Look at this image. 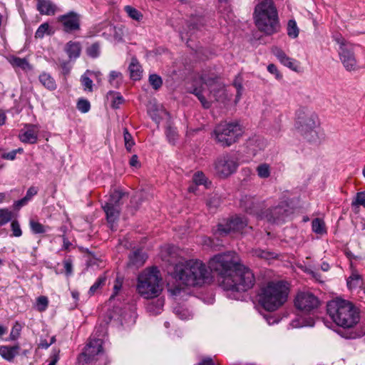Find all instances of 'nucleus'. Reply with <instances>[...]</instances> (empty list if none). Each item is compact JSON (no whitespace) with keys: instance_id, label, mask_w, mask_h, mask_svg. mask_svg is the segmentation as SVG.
I'll use <instances>...</instances> for the list:
<instances>
[{"instance_id":"nucleus-11","label":"nucleus","mask_w":365,"mask_h":365,"mask_svg":"<svg viewBox=\"0 0 365 365\" xmlns=\"http://www.w3.org/2000/svg\"><path fill=\"white\" fill-rule=\"evenodd\" d=\"M239 166L237 159L233 155L225 153L218 156L213 163L215 175L225 179L234 174Z\"/></svg>"},{"instance_id":"nucleus-6","label":"nucleus","mask_w":365,"mask_h":365,"mask_svg":"<svg viewBox=\"0 0 365 365\" xmlns=\"http://www.w3.org/2000/svg\"><path fill=\"white\" fill-rule=\"evenodd\" d=\"M257 27L267 34H272L279 29L277 9L272 0H264L255 9Z\"/></svg>"},{"instance_id":"nucleus-26","label":"nucleus","mask_w":365,"mask_h":365,"mask_svg":"<svg viewBox=\"0 0 365 365\" xmlns=\"http://www.w3.org/2000/svg\"><path fill=\"white\" fill-rule=\"evenodd\" d=\"M39 81L42 85L49 90H54L56 88V84L54 79L50 74L43 73L39 76Z\"/></svg>"},{"instance_id":"nucleus-9","label":"nucleus","mask_w":365,"mask_h":365,"mask_svg":"<svg viewBox=\"0 0 365 365\" xmlns=\"http://www.w3.org/2000/svg\"><path fill=\"white\" fill-rule=\"evenodd\" d=\"M238 264V257L232 252L217 255L209 261V268L217 274L218 282L222 288L223 280L230 277Z\"/></svg>"},{"instance_id":"nucleus-21","label":"nucleus","mask_w":365,"mask_h":365,"mask_svg":"<svg viewBox=\"0 0 365 365\" xmlns=\"http://www.w3.org/2000/svg\"><path fill=\"white\" fill-rule=\"evenodd\" d=\"M70 60H75L80 56L81 52V46L79 42L69 41L64 48Z\"/></svg>"},{"instance_id":"nucleus-60","label":"nucleus","mask_w":365,"mask_h":365,"mask_svg":"<svg viewBox=\"0 0 365 365\" xmlns=\"http://www.w3.org/2000/svg\"><path fill=\"white\" fill-rule=\"evenodd\" d=\"M38 192V188L36 187H31L26 192L25 195L26 198L29 201L33 196L36 195Z\"/></svg>"},{"instance_id":"nucleus-24","label":"nucleus","mask_w":365,"mask_h":365,"mask_svg":"<svg viewBox=\"0 0 365 365\" xmlns=\"http://www.w3.org/2000/svg\"><path fill=\"white\" fill-rule=\"evenodd\" d=\"M128 68L130 71V78L133 80L137 81L141 78L143 70L141 68L140 65L139 64L138 61L136 59H132Z\"/></svg>"},{"instance_id":"nucleus-33","label":"nucleus","mask_w":365,"mask_h":365,"mask_svg":"<svg viewBox=\"0 0 365 365\" xmlns=\"http://www.w3.org/2000/svg\"><path fill=\"white\" fill-rule=\"evenodd\" d=\"M257 173L260 178H267L270 175V166L267 163H262L257 167Z\"/></svg>"},{"instance_id":"nucleus-56","label":"nucleus","mask_w":365,"mask_h":365,"mask_svg":"<svg viewBox=\"0 0 365 365\" xmlns=\"http://www.w3.org/2000/svg\"><path fill=\"white\" fill-rule=\"evenodd\" d=\"M23 149L19 148L16 150H13L10 152L5 153L2 155V158L6 160H13L15 159L17 153H22Z\"/></svg>"},{"instance_id":"nucleus-58","label":"nucleus","mask_w":365,"mask_h":365,"mask_svg":"<svg viewBox=\"0 0 365 365\" xmlns=\"http://www.w3.org/2000/svg\"><path fill=\"white\" fill-rule=\"evenodd\" d=\"M156 304L158 306L157 310L153 308V304H149L148 307L149 312H153L155 314H158L161 308L163 307V302L161 299H158Z\"/></svg>"},{"instance_id":"nucleus-15","label":"nucleus","mask_w":365,"mask_h":365,"mask_svg":"<svg viewBox=\"0 0 365 365\" xmlns=\"http://www.w3.org/2000/svg\"><path fill=\"white\" fill-rule=\"evenodd\" d=\"M339 43L341 44L340 59L344 66L349 71H356L358 68V66L353 52L346 47L344 41L341 42L339 41Z\"/></svg>"},{"instance_id":"nucleus-64","label":"nucleus","mask_w":365,"mask_h":365,"mask_svg":"<svg viewBox=\"0 0 365 365\" xmlns=\"http://www.w3.org/2000/svg\"><path fill=\"white\" fill-rule=\"evenodd\" d=\"M28 202H29V200L26 198V197H24L21 200L16 202V206L17 207H21L25 205Z\"/></svg>"},{"instance_id":"nucleus-7","label":"nucleus","mask_w":365,"mask_h":365,"mask_svg":"<svg viewBox=\"0 0 365 365\" xmlns=\"http://www.w3.org/2000/svg\"><path fill=\"white\" fill-rule=\"evenodd\" d=\"M255 283V277L252 271L239 263L230 277H225L223 280L222 289L232 292H246L251 289Z\"/></svg>"},{"instance_id":"nucleus-57","label":"nucleus","mask_w":365,"mask_h":365,"mask_svg":"<svg viewBox=\"0 0 365 365\" xmlns=\"http://www.w3.org/2000/svg\"><path fill=\"white\" fill-rule=\"evenodd\" d=\"M233 85L237 89V95L235 101V103H237L239 102L242 96V86L240 82H238L237 81H234Z\"/></svg>"},{"instance_id":"nucleus-47","label":"nucleus","mask_w":365,"mask_h":365,"mask_svg":"<svg viewBox=\"0 0 365 365\" xmlns=\"http://www.w3.org/2000/svg\"><path fill=\"white\" fill-rule=\"evenodd\" d=\"M48 304V298L45 296H41L37 298L36 308L39 312H43L46 309Z\"/></svg>"},{"instance_id":"nucleus-17","label":"nucleus","mask_w":365,"mask_h":365,"mask_svg":"<svg viewBox=\"0 0 365 365\" xmlns=\"http://www.w3.org/2000/svg\"><path fill=\"white\" fill-rule=\"evenodd\" d=\"M38 128L34 125H26L19 135L21 142L34 144L38 140Z\"/></svg>"},{"instance_id":"nucleus-51","label":"nucleus","mask_w":365,"mask_h":365,"mask_svg":"<svg viewBox=\"0 0 365 365\" xmlns=\"http://www.w3.org/2000/svg\"><path fill=\"white\" fill-rule=\"evenodd\" d=\"M100 53V46L98 43H93L87 48V54L92 57L96 58Z\"/></svg>"},{"instance_id":"nucleus-54","label":"nucleus","mask_w":365,"mask_h":365,"mask_svg":"<svg viewBox=\"0 0 365 365\" xmlns=\"http://www.w3.org/2000/svg\"><path fill=\"white\" fill-rule=\"evenodd\" d=\"M360 276L358 274H352L347 280L348 287L351 289L358 284Z\"/></svg>"},{"instance_id":"nucleus-2","label":"nucleus","mask_w":365,"mask_h":365,"mask_svg":"<svg viewBox=\"0 0 365 365\" xmlns=\"http://www.w3.org/2000/svg\"><path fill=\"white\" fill-rule=\"evenodd\" d=\"M289 292V284L286 282L270 281L261 287L259 302L264 309L274 312L287 301Z\"/></svg>"},{"instance_id":"nucleus-45","label":"nucleus","mask_w":365,"mask_h":365,"mask_svg":"<svg viewBox=\"0 0 365 365\" xmlns=\"http://www.w3.org/2000/svg\"><path fill=\"white\" fill-rule=\"evenodd\" d=\"M77 108L80 112L86 113L90 110L91 104L88 100L79 99L77 103Z\"/></svg>"},{"instance_id":"nucleus-3","label":"nucleus","mask_w":365,"mask_h":365,"mask_svg":"<svg viewBox=\"0 0 365 365\" xmlns=\"http://www.w3.org/2000/svg\"><path fill=\"white\" fill-rule=\"evenodd\" d=\"M173 277L181 284L197 286L203 284L208 277V271L202 262L191 259L176 264Z\"/></svg>"},{"instance_id":"nucleus-37","label":"nucleus","mask_w":365,"mask_h":365,"mask_svg":"<svg viewBox=\"0 0 365 365\" xmlns=\"http://www.w3.org/2000/svg\"><path fill=\"white\" fill-rule=\"evenodd\" d=\"M29 225L31 231L34 234H41L46 231V229L42 224L39 223L38 222H36L34 220H31L29 221Z\"/></svg>"},{"instance_id":"nucleus-43","label":"nucleus","mask_w":365,"mask_h":365,"mask_svg":"<svg viewBox=\"0 0 365 365\" xmlns=\"http://www.w3.org/2000/svg\"><path fill=\"white\" fill-rule=\"evenodd\" d=\"M11 230L12 232V237H19L22 235V230L20 226V224L18 220H11Z\"/></svg>"},{"instance_id":"nucleus-5","label":"nucleus","mask_w":365,"mask_h":365,"mask_svg":"<svg viewBox=\"0 0 365 365\" xmlns=\"http://www.w3.org/2000/svg\"><path fill=\"white\" fill-rule=\"evenodd\" d=\"M162 280L157 267L146 268L138 276L136 291L146 299L158 297L163 291Z\"/></svg>"},{"instance_id":"nucleus-4","label":"nucleus","mask_w":365,"mask_h":365,"mask_svg":"<svg viewBox=\"0 0 365 365\" xmlns=\"http://www.w3.org/2000/svg\"><path fill=\"white\" fill-rule=\"evenodd\" d=\"M327 313L331 319L339 326L350 328L359 322V313L349 302L336 299L327 304Z\"/></svg>"},{"instance_id":"nucleus-12","label":"nucleus","mask_w":365,"mask_h":365,"mask_svg":"<svg viewBox=\"0 0 365 365\" xmlns=\"http://www.w3.org/2000/svg\"><path fill=\"white\" fill-rule=\"evenodd\" d=\"M320 304L319 299L310 292H300L297 293L294 299L297 309L309 313L317 309Z\"/></svg>"},{"instance_id":"nucleus-22","label":"nucleus","mask_w":365,"mask_h":365,"mask_svg":"<svg viewBox=\"0 0 365 365\" xmlns=\"http://www.w3.org/2000/svg\"><path fill=\"white\" fill-rule=\"evenodd\" d=\"M103 208L106 214L107 220L109 223L113 224L118 218L119 207L113 205L105 203Z\"/></svg>"},{"instance_id":"nucleus-42","label":"nucleus","mask_w":365,"mask_h":365,"mask_svg":"<svg viewBox=\"0 0 365 365\" xmlns=\"http://www.w3.org/2000/svg\"><path fill=\"white\" fill-rule=\"evenodd\" d=\"M125 11L131 19L136 21H139L143 16L139 11L130 6H126Z\"/></svg>"},{"instance_id":"nucleus-28","label":"nucleus","mask_w":365,"mask_h":365,"mask_svg":"<svg viewBox=\"0 0 365 365\" xmlns=\"http://www.w3.org/2000/svg\"><path fill=\"white\" fill-rule=\"evenodd\" d=\"M125 195V194L120 190H114L106 203H108L119 207L120 200Z\"/></svg>"},{"instance_id":"nucleus-25","label":"nucleus","mask_w":365,"mask_h":365,"mask_svg":"<svg viewBox=\"0 0 365 365\" xmlns=\"http://www.w3.org/2000/svg\"><path fill=\"white\" fill-rule=\"evenodd\" d=\"M285 209L282 206H277L270 210L266 215L268 221H276L283 218L285 213Z\"/></svg>"},{"instance_id":"nucleus-46","label":"nucleus","mask_w":365,"mask_h":365,"mask_svg":"<svg viewBox=\"0 0 365 365\" xmlns=\"http://www.w3.org/2000/svg\"><path fill=\"white\" fill-rule=\"evenodd\" d=\"M149 82L153 88L155 90H158L159 88H160L163 84L161 78L156 74L150 75Z\"/></svg>"},{"instance_id":"nucleus-39","label":"nucleus","mask_w":365,"mask_h":365,"mask_svg":"<svg viewBox=\"0 0 365 365\" xmlns=\"http://www.w3.org/2000/svg\"><path fill=\"white\" fill-rule=\"evenodd\" d=\"M106 277L101 276L99 277L96 282L90 287L88 293L90 295H93L98 289H100L103 285H104L106 282Z\"/></svg>"},{"instance_id":"nucleus-23","label":"nucleus","mask_w":365,"mask_h":365,"mask_svg":"<svg viewBox=\"0 0 365 365\" xmlns=\"http://www.w3.org/2000/svg\"><path fill=\"white\" fill-rule=\"evenodd\" d=\"M130 262L134 266L140 267L146 261L148 257L142 250L134 251L129 257Z\"/></svg>"},{"instance_id":"nucleus-63","label":"nucleus","mask_w":365,"mask_h":365,"mask_svg":"<svg viewBox=\"0 0 365 365\" xmlns=\"http://www.w3.org/2000/svg\"><path fill=\"white\" fill-rule=\"evenodd\" d=\"M199 365H214L212 359L210 357L203 359L199 364Z\"/></svg>"},{"instance_id":"nucleus-40","label":"nucleus","mask_w":365,"mask_h":365,"mask_svg":"<svg viewBox=\"0 0 365 365\" xmlns=\"http://www.w3.org/2000/svg\"><path fill=\"white\" fill-rule=\"evenodd\" d=\"M166 137L170 143L174 144L178 139L176 129L171 125H168L165 130Z\"/></svg>"},{"instance_id":"nucleus-8","label":"nucleus","mask_w":365,"mask_h":365,"mask_svg":"<svg viewBox=\"0 0 365 365\" xmlns=\"http://www.w3.org/2000/svg\"><path fill=\"white\" fill-rule=\"evenodd\" d=\"M318 117L314 112L306 108L297 110L295 128L308 141L316 142L318 140Z\"/></svg>"},{"instance_id":"nucleus-59","label":"nucleus","mask_w":365,"mask_h":365,"mask_svg":"<svg viewBox=\"0 0 365 365\" xmlns=\"http://www.w3.org/2000/svg\"><path fill=\"white\" fill-rule=\"evenodd\" d=\"M267 70L270 73L274 74L277 79L282 78V74L279 72V71L275 65L269 64L267 66Z\"/></svg>"},{"instance_id":"nucleus-1","label":"nucleus","mask_w":365,"mask_h":365,"mask_svg":"<svg viewBox=\"0 0 365 365\" xmlns=\"http://www.w3.org/2000/svg\"><path fill=\"white\" fill-rule=\"evenodd\" d=\"M193 86L190 92L197 97L205 108H209L213 101L223 103L230 98L224 83L213 73H203Z\"/></svg>"},{"instance_id":"nucleus-49","label":"nucleus","mask_w":365,"mask_h":365,"mask_svg":"<svg viewBox=\"0 0 365 365\" xmlns=\"http://www.w3.org/2000/svg\"><path fill=\"white\" fill-rule=\"evenodd\" d=\"M123 286V279L120 277H116L114 285H113V292L112 295L110 297V299L114 298L115 296H116L120 291L121 290Z\"/></svg>"},{"instance_id":"nucleus-53","label":"nucleus","mask_w":365,"mask_h":365,"mask_svg":"<svg viewBox=\"0 0 365 365\" xmlns=\"http://www.w3.org/2000/svg\"><path fill=\"white\" fill-rule=\"evenodd\" d=\"M81 83L85 90L92 91L93 90V81L90 78L86 76V74L81 76Z\"/></svg>"},{"instance_id":"nucleus-41","label":"nucleus","mask_w":365,"mask_h":365,"mask_svg":"<svg viewBox=\"0 0 365 365\" xmlns=\"http://www.w3.org/2000/svg\"><path fill=\"white\" fill-rule=\"evenodd\" d=\"M123 137L125 141V146L128 151H130L133 146L135 145V142L133 139L132 135L129 133L127 128L124 129Z\"/></svg>"},{"instance_id":"nucleus-29","label":"nucleus","mask_w":365,"mask_h":365,"mask_svg":"<svg viewBox=\"0 0 365 365\" xmlns=\"http://www.w3.org/2000/svg\"><path fill=\"white\" fill-rule=\"evenodd\" d=\"M312 230L316 234L324 235L326 233V227L324 222L319 218H316L312 221Z\"/></svg>"},{"instance_id":"nucleus-32","label":"nucleus","mask_w":365,"mask_h":365,"mask_svg":"<svg viewBox=\"0 0 365 365\" xmlns=\"http://www.w3.org/2000/svg\"><path fill=\"white\" fill-rule=\"evenodd\" d=\"M13 219V212L8 209H0V227L6 225Z\"/></svg>"},{"instance_id":"nucleus-52","label":"nucleus","mask_w":365,"mask_h":365,"mask_svg":"<svg viewBox=\"0 0 365 365\" xmlns=\"http://www.w3.org/2000/svg\"><path fill=\"white\" fill-rule=\"evenodd\" d=\"M192 180L196 185H205L207 178L202 173L197 172L193 175Z\"/></svg>"},{"instance_id":"nucleus-18","label":"nucleus","mask_w":365,"mask_h":365,"mask_svg":"<svg viewBox=\"0 0 365 365\" xmlns=\"http://www.w3.org/2000/svg\"><path fill=\"white\" fill-rule=\"evenodd\" d=\"M272 53L277 58L282 64L290 68L291 70L297 71L299 68V63L294 58L289 57L281 48L274 47L272 49Z\"/></svg>"},{"instance_id":"nucleus-30","label":"nucleus","mask_w":365,"mask_h":365,"mask_svg":"<svg viewBox=\"0 0 365 365\" xmlns=\"http://www.w3.org/2000/svg\"><path fill=\"white\" fill-rule=\"evenodd\" d=\"M9 62L14 67H19L24 70L30 69V65L26 58H21L19 57H11Z\"/></svg>"},{"instance_id":"nucleus-38","label":"nucleus","mask_w":365,"mask_h":365,"mask_svg":"<svg viewBox=\"0 0 365 365\" xmlns=\"http://www.w3.org/2000/svg\"><path fill=\"white\" fill-rule=\"evenodd\" d=\"M121 80H122L121 73L120 72L113 71L110 73L109 81H110V83L113 87H115V88L118 87L119 84L121 82Z\"/></svg>"},{"instance_id":"nucleus-55","label":"nucleus","mask_w":365,"mask_h":365,"mask_svg":"<svg viewBox=\"0 0 365 365\" xmlns=\"http://www.w3.org/2000/svg\"><path fill=\"white\" fill-rule=\"evenodd\" d=\"M55 341H56V337L54 336H51L50 338L49 341H48L45 339H41L40 342L38 346V348H41V349H48Z\"/></svg>"},{"instance_id":"nucleus-27","label":"nucleus","mask_w":365,"mask_h":365,"mask_svg":"<svg viewBox=\"0 0 365 365\" xmlns=\"http://www.w3.org/2000/svg\"><path fill=\"white\" fill-rule=\"evenodd\" d=\"M252 254L254 257L266 260L274 259L277 257L276 253L262 249H254L252 250Z\"/></svg>"},{"instance_id":"nucleus-10","label":"nucleus","mask_w":365,"mask_h":365,"mask_svg":"<svg viewBox=\"0 0 365 365\" xmlns=\"http://www.w3.org/2000/svg\"><path fill=\"white\" fill-rule=\"evenodd\" d=\"M242 135V128L237 122L222 123L212 132V137L222 147L235 143Z\"/></svg>"},{"instance_id":"nucleus-48","label":"nucleus","mask_w":365,"mask_h":365,"mask_svg":"<svg viewBox=\"0 0 365 365\" xmlns=\"http://www.w3.org/2000/svg\"><path fill=\"white\" fill-rule=\"evenodd\" d=\"M353 207H359V205L365 207V192H358L351 203Z\"/></svg>"},{"instance_id":"nucleus-61","label":"nucleus","mask_w":365,"mask_h":365,"mask_svg":"<svg viewBox=\"0 0 365 365\" xmlns=\"http://www.w3.org/2000/svg\"><path fill=\"white\" fill-rule=\"evenodd\" d=\"M130 165L134 168H139L140 164L138 161V158L136 155H133L130 160Z\"/></svg>"},{"instance_id":"nucleus-35","label":"nucleus","mask_w":365,"mask_h":365,"mask_svg":"<svg viewBox=\"0 0 365 365\" xmlns=\"http://www.w3.org/2000/svg\"><path fill=\"white\" fill-rule=\"evenodd\" d=\"M108 97L113 98L111 106L114 108H118V106L122 104L124 101L123 96L120 93L113 91H110L108 93Z\"/></svg>"},{"instance_id":"nucleus-20","label":"nucleus","mask_w":365,"mask_h":365,"mask_svg":"<svg viewBox=\"0 0 365 365\" xmlns=\"http://www.w3.org/2000/svg\"><path fill=\"white\" fill-rule=\"evenodd\" d=\"M37 9L43 15H54L56 11V5L50 0H38Z\"/></svg>"},{"instance_id":"nucleus-36","label":"nucleus","mask_w":365,"mask_h":365,"mask_svg":"<svg viewBox=\"0 0 365 365\" xmlns=\"http://www.w3.org/2000/svg\"><path fill=\"white\" fill-rule=\"evenodd\" d=\"M21 329V325L16 322L11 330L9 340L16 341L20 336Z\"/></svg>"},{"instance_id":"nucleus-31","label":"nucleus","mask_w":365,"mask_h":365,"mask_svg":"<svg viewBox=\"0 0 365 365\" xmlns=\"http://www.w3.org/2000/svg\"><path fill=\"white\" fill-rule=\"evenodd\" d=\"M109 30L112 32L113 40L115 42L123 41L124 36V28L123 26H110Z\"/></svg>"},{"instance_id":"nucleus-50","label":"nucleus","mask_w":365,"mask_h":365,"mask_svg":"<svg viewBox=\"0 0 365 365\" xmlns=\"http://www.w3.org/2000/svg\"><path fill=\"white\" fill-rule=\"evenodd\" d=\"M175 314L181 319L185 320L191 317V314L188 310L182 307H178L175 309Z\"/></svg>"},{"instance_id":"nucleus-44","label":"nucleus","mask_w":365,"mask_h":365,"mask_svg":"<svg viewBox=\"0 0 365 365\" xmlns=\"http://www.w3.org/2000/svg\"><path fill=\"white\" fill-rule=\"evenodd\" d=\"M46 34H49V25L48 23H43L40 25L36 30L35 37L37 38H42Z\"/></svg>"},{"instance_id":"nucleus-14","label":"nucleus","mask_w":365,"mask_h":365,"mask_svg":"<svg viewBox=\"0 0 365 365\" xmlns=\"http://www.w3.org/2000/svg\"><path fill=\"white\" fill-rule=\"evenodd\" d=\"M247 226V220L245 217L235 216L232 217L225 225H218V232L222 234H228L232 232H240Z\"/></svg>"},{"instance_id":"nucleus-13","label":"nucleus","mask_w":365,"mask_h":365,"mask_svg":"<svg viewBox=\"0 0 365 365\" xmlns=\"http://www.w3.org/2000/svg\"><path fill=\"white\" fill-rule=\"evenodd\" d=\"M102 344L103 341L101 339H91L82 354L86 362H91L93 360H98L100 358H104Z\"/></svg>"},{"instance_id":"nucleus-34","label":"nucleus","mask_w":365,"mask_h":365,"mask_svg":"<svg viewBox=\"0 0 365 365\" xmlns=\"http://www.w3.org/2000/svg\"><path fill=\"white\" fill-rule=\"evenodd\" d=\"M287 34L289 37L295 38L299 35V29L294 20H289L287 24Z\"/></svg>"},{"instance_id":"nucleus-19","label":"nucleus","mask_w":365,"mask_h":365,"mask_svg":"<svg viewBox=\"0 0 365 365\" xmlns=\"http://www.w3.org/2000/svg\"><path fill=\"white\" fill-rule=\"evenodd\" d=\"M20 350L19 345L16 344L13 346H1L0 355L1 356L8 361L14 360L15 356L19 354Z\"/></svg>"},{"instance_id":"nucleus-62","label":"nucleus","mask_w":365,"mask_h":365,"mask_svg":"<svg viewBox=\"0 0 365 365\" xmlns=\"http://www.w3.org/2000/svg\"><path fill=\"white\" fill-rule=\"evenodd\" d=\"M63 267L65 268V270L67 274H71L72 273V263L70 260H65L63 262Z\"/></svg>"},{"instance_id":"nucleus-16","label":"nucleus","mask_w":365,"mask_h":365,"mask_svg":"<svg viewBox=\"0 0 365 365\" xmlns=\"http://www.w3.org/2000/svg\"><path fill=\"white\" fill-rule=\"evenodd\" d=\"M79 21L78 14L73 11L58 17V21L63 24L64 30L66 32L79 29Z\"/></svg>"}]
</instances>
